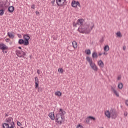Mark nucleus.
Here are the masks:
<instances>
[{
    "label": "nucleus",
    "instance_id": "5fc2aeb1",
    "mask_svg": "<svg viewBox=\"0 0 128 128\" xmlns=\"http://www.w3.org/2000/svg\"><path fill=\"white\" fill-rule=\"evenodd\" d=\"M103 54H108V53H106V52H104L103 53Z\"/></svg>",
    "mask_w": 128,
    "mask_h": 128
},
{
    "label": "nucleus",
    "instance_id": "6e6d98bb",
    "mask_svg": "<svg viewBox=\"0 0 128 128\" xmlns=\"http://www.w3.org/2000/svg\"><path fill=\"white\" fill-rule=\"evenodd\" d=\"M18 48H19V50H22V48L20 46H18Z\"/></svg>",
    "mask_w": 128,
    "mask_h": 128
},
{
    "label": "nucleus",
    "instance_id": "412c9836",
    "mask_svg": "<svg viewBox=\"0 0 128 128\" xmlns=\"http://www.w3.org/2000/svg\"><path fill=\"white\" fill-rule=\"evenodd\" d=\"M48 116L52 120H54L55 118L54 114H53V117H52V113L50 112L48 114Z\"/></svg>",
    "mask_w": 128,
    "mask_h": 128
},
{
    "label": "nucleus",
    "instance_id": "20e7f679",
    "mask_svg": "<svg viewBox=\"0 0 128 128\" xmlns=\"http://www.w3.org/2000/svg\"><path fill=\"white\" fill-rule=\"evenodd\" d=\"M16 54L18 56V58H26V52H24L22 50H16Z\"/></svg>",
    "mask_w": 128,
    "mask_h": 128
},
{
    "label": "nucleus",
    "instance_id": "4be33fe9",
    "mask_svg": "<svg viewBox=\"0 0 128 128\" xmlns=\"http://www.w3.org/2000/svg\"><path fill=\"white\" fill-rule=\"evenodd\" d=\"M7 34L8 36H9L10 38H14V36L12 34V32H8Z\"/></svg>",
    "mask_w": 128,
    "mask_h": 128
},
{
    "label": "nucleus",
    "instance_id": "9d476101",
    "mask_svg": "<svg viewBox=\"0 0 128 128\" xmlns=\"http://www.w3.org/2000/svg\"><path fill=\"white\" fill-rule=\"evenodd\" d=\"M8 47L4 44H0V50H2V52H4L6 50H8Z\"/></svg>",
    "mask_w": 128,
    "mask_h": 128
},
{
    "label": "nucleus",
    "instance_id": "7c9ffc66",
    "mask_svg": "<svg viewBox=\"0 0 128 128\" xmlns=\"http://www.w3.org/2000/svg\"><path fill=\"white\" fill-rule=\"evenodd\" d=\"M116 35L118 38H122V33H120V32H117Z\"/></svg>",
    "mask_w": 128,
    "mask_h": 128
},
{
    "label": "nucleus",
    "instance_id": "cd10ccee",
    "mask_svg": "<svg viewBox=\"0 0 128 128\" xmlns=\"http://www.w3.org/2000/svg\"><path fill=\"white\" fill-rule=\"evenodd\" d=\"M62 92L60 91H57L55 92V95L57 96H62Z\"/></svg>",
    "mask_w": 128,
    "mask_h": 128
},
{
    "label": "nucleus",
    "instance_id": "4468645a",
    "mask_svg": "<svg viewBox=\"0 0 128 128\" xmlns=\"http://www.w3.org/2000/svg\"><path fill=\"white\" fill-rule=\"evenodd\" d=\"M10 4V0H6L5 4H4V6L6 8H8V6Z\"/></svg>",
    "mask_w": 128,
    "mask_h": 128
},
{
    "label": "nucleus",
    "instance_id": "f8f14e48",
    "mask_svg": "<svg viewBox=\"0 0 128 128\" xmlns=\"http://www.w3.org/2000/svg\"><path fill=\"white\" fill-rule=\"evenodd\" d=\"M34 83L36 88H38V84L40 83V81H38V78L37 76L34 78Z\"/></svg>",
    "mask_w": 128,
    "mask_h": 128
},
{
    "label": "nucleus",
    "instance_id": "473e14b6",
    "mask_svg": "<svg viewBox=\"0 0 128 128\" xmlns=\"http://www.w3.org/2000/svg\"><path fill=\"white\" fill-rule=\"evenodd\" d=\"M58 72L61 74H64V69H62V68H59L58 69Z\"/></svg>",
    "mask_w": 128,
    "mask_h": 128
},
{
    "label": "nucleus",
    "instance_id": "c85d7f7f",
    "mask_svg": "<svg viewBox=\"0 0 128 128\" xmlns=\"http://www.w3.org/2000/svg\"><path fill=\"white\" fill-rule=\"evenodd\" d=\"M90 119L89 118V116H88L84 120V122L88 124H90Z\"/></svg>",
    "mask_w": 128,
    "mask_h": 128
},
{
    "label": "nucleus",
    "instance_id": "f03ea898",
    "mask_svg": "<svg viewBox=\"0 0 128 128\" xmlns=\"http://www.w3.org/2000/svg\"><path fill=\"white\" fill-rule=\"evenodd\" d=\"M94 26L93 25L91 29L90 28V24L88 23H84L81 26H80L78 28V32H80L81 34H88L90 32V31L92 30V28H94Z\"/></svg>",
    "mask_w": 128,
    "mask_h": 128
},
{
    "label": "nucleus",
    "instance_id": "5701e85b",
    "mask_svg": "<svg viewBox=\"0 0 128 128\" xmlns=\"http://www.w3.org/2000/svg\"><path fill=\"white\" fill-rule=\"evenodd\" d=\"M72 46L74 48H78V43L76 41H73L72 42Z\"/></svg>",
    "mask_w": 128,
    "mask_h": 128
},
{
    "label": "nucleus",
    "instance_id": "b1692460",
    "mask_svg": "<svg viewBox=\"0 0 128 128\" xmlns=\"http://www.w3.org/2000/svg\"><path fill=\"white\" fill-rule=\"evenodd\" d=\"M4 8V1H0V9Z\"/></svg>",
    "mask_w": 128,
    "mask_h": 128
},
{
    "label": "nucleus",
    "instance_id": "72a5a7b5",
    "mask_svg": "<svg viewBox=\"0 0 128 128\" xmlns=\"http://www.w3.org/2000/svg\"><path fill=\"white\" fill-rule=\"evenodd\" d=\"M14 122L12 121V122H10V128H14Z\"/></svg>",
    "mask_w": 128,
    "mask_h": 128
},
{
    "label": "nucleus",
    "instance_id": "3c124183",
    "mask_svg": "<svg viewBox=\"0 0 128 128\" xmlns=\"http://www.w3.org/2000/svg\"><path fill=\"white\" fill-rule=\"evenodd\" d=\"M102 53H99L98 54V56H102Z\"/></svg>",
    "mask_w": 128,
    "mask_h": 128
},
{
    "label": "nucleus",
    "instance_id": "393cba45",
    "mask_svg": "<svg viewBox=\"0 0 128 128\" xmlns=\"http://www.w3.org/2000/svg\"><path fill=\"white\" fill-rule=\"evenodd\" d=\"M104 52H108V50H110V46L108 45H106L104 48Z\"/></svg>",
    "mask_w": 128,
    "mask_h": 128
},
{
    "label": "nucleus",
    "instance_id": "9b49d317",
    "mask_svg": "<svg viewBox=\"0 0 128 128\" xmlns=\"http://www.w3.org/2000/svg\"><path fill=\"white\" fill-rule=\"evenodd\" d=\"M18 44H24V46H28L24 39H20L18 40Z\"/></svg>",
    "mask_w": 128,
    "mask_h": 128
},
{
    "label": "nucleus",
    "instance_id": "a18cd8bd",
    "mask_svg": "<svg viewBox=\"0 0 128 128\" xmlns=\"http://www.w3.org/2000/svg\"><path fill=\"white\" fill-rule=\"evenodd\" d=\"M126 47L125 46H123V50H126Z\"/></svg>",
    "mask_w": 128,
    "mask_h": 128
},
{
    "label": "nucleus",
    "instance_id": "4c0bfd02",
    "mask_svg": "<svg viewBox=\"0 0 128 128\" xmlns=\"http://www.w3.org/2000/svg\"><path fill=\"white\" fill-rule=\"evenodd\" d=\"M17 125L18 126H22V124H20V122L18 121L17 122Z\"/></svg>",
    "mask_w": 128,
    "mask_h": 128
},
{
    "label": "nucleus",
    "instance_id": "c756f323",
    "mask_svg": "<svg viewBox=\"0 0 128 128\" xmlns=\"http://www.w3.org/2000/svg\"><path fill=\"white\" fill-rule=\"evenodd\" d=\"M4 14V8L0 9V16H2Z\"/></svg>",
    "mask_w": 128,
    "mask_h": 128
},
{
    "label": "nucleus",
    "instance_id": "7ed1b4c3",
    "mask_svg": "<svg viewBox=\"0 0 128 128\" xmlns=\"http://www.w3.org/2000/svg\"><path fill=\"white\" fill-rule=\"evenodd\" d=\"M84 20L82 18H80L78 19L76 22H73V26L74 28H77L78 26H82L84 24Z\"/></svg>",
    "mask_w": 128,
    "mask_h": 128
},
{
    "label": "nucleus",
    "instance_id": "aec40b11",
    "mask_svg": "<svg viewBox=\"0 0 128 128\" xmlns=\"http://www.w3.org/2000/svg\"><path fill=\"white\" fill-rule=\"evenodd\" d=\"M2 128H10V124L8 123H3L2 124Z\"/></svg>",
    "mask_w": 128,
    "mask_h": 128
},
{
    "label": "nucleus",
    "instance_id": "de8ad7c7",
    "mask_svg": "<svg viewBox=\"0 0 128 128\" xmlns=\"http://www.w3.org/2000/svg\"><path fill=\"white\" fill-rule=\"evenodd\" d=\"M120 78H122L120 76H118V80H120Z\"/></svg>",
    "mask_w": 128,
    "mask_h": 128
},
{
    "label": "nucleus",
    "instance_id": "2f4dec72",
    "mask_svg": "<svg viewBox=\"0 0 128 128\" xmlns=\"http://www.w3.org/2000/svg\"><path fill=\"white\" fill-rule=\"evenodd\" d=\"M124 86V84H122V83H120L118 84V88H119V90H122V88Z\"/></svg>",
    "mask_w": 128,
    "mask_h": 128
},
{
    "label": "nucleus",
    "instance_id": "1a4fd4ad",
    "mask_svg": "<svg viewBox=\"0 0 128 128\" xmlns=\"http://www.w3.org/2000/svg\"><path fill=\"white\" fill-rule=\"evenodd\" d=\"M86 60L87 62H89L91 68L92 66H94L96 64H94V62H92V59L90 58V56H87L86 58Z\"/></svg>",
    "mask_w": 128,
    "mask_h": 128
},
{
    "label": "nucleus",
    "instance_id": "423d86ee",
    "mask_svg": "<svg viewBox=\"0 0 128 128\" xmlns=\"http://www.w3.org/2000/svg\"><path fill=\"white\" fill-rule=\"evenodd\" d=\"M111 116L112 118L114 120L118 118V114L116 113V111L114 109H112L110 110Z\"/></svg>",
    "mask_w": 128,
    "mask_h": 128
},
{
    "label": "nucleus",
    "instance_id": "2eb2a0df",
    "mask_svg": "<svg viewBox=\"0 0 128 128\" xmlns=\"http://www.w3.org/2000/svg\"><path fill=\"white\" fill-rule=\"evenodd\" d=\"M14 10V6H10L8 8V12H10V14H12Z\"/></svg>",
    "mask_w": 128,
    "mask_h": 128
},
{
    "label": "nucleus",
    "instance_id": "09e8293b",
    "mask_svg": "<svg viewBox=\"0 0 128 128\" xmlns=\"http://www.w3.org/2000/svg\"><path fill=\"white\" fill-rule=\"evenodd\" d=\"M126 104L128 106V100H126Z\"/></svg>",
    "mask_w": 128,
    "mask_h": 128
},
{
    "label": "nucleus",
    "instance_id": "c9c22d12",
    "mask_svg": "<svg viewBox=\"0 0 128 128\" xmlns=\"http://www.w3.org/2000/svg\"><path fill=\"white\" fill-rule=\"evenodd\" d=\"M89 116V118H90V120H96V118L92 116Z\"/></svg>",
    "mask_w": 128,
    "mask_h": 128
},
{
    "label": "nucleus",
    "instance_id": "6ab92c4d",
    "mask_svg": "<svg viewBox=\"0 0 128 128\" xmlns=\"http://www.w3.org/2000/svg\"><path fill=\"white\" fill-rule=\"evenodd\" d=\"M98 66H100L101 68H103L104 66V64L102 60H100L98 62Z\"/></svg>",
    "mask_w": 128,
    "mask_h": 128
},
{
    "label": "nucleus",
    "instance_id": "37998d69",
    "mask_svg": "<svg viewBox=\"0 0 128 128\" xmlns=\"http://www.w3.org/2000/svg\"><path fill=\"white\" fill-rule=\"evenodd\" d=\"M34 4H32V6H31V8H33L34 10Z\"/></svg>",
    "mask_w": 128,
    "mask_h": 128
},
{
    "label": "nucleus",
    "instance_id": "f3484780",
    "mask_svg": "<svg viewBox=\"0 0 128 128\" xmlns=\"http://www.w3.org/2000/svg\"><path fill=\"white\" fill-rule=\"evenodd\" d=\"M14 118H12V117H9L8 118H6V122H7V124H10V122H12V120H13Z\"/></svg>",
    "mask_w": 128,
    "mask_h": 128
},
{
    "label": "nucleus",
    "instance_id": "603ef678",
    "mask_svg": "<svg viewBox=\"0 0 128 128\" xmlns=\"http://www.w3.org/2000/svg\"><path fill=\"white\" fill-rule=\"evenodd\" d=\"M7 52H8V51L4 50V54H6Z\"/></svg>",
    "mask_w": 128,
    "mask_h": 128
},
{
    "label": "nucleus",
    "instance_id": "ddd939ff",
    "mask_svg": "<svg viewBox=\"0 0 128 128\" xmlns=\"http://www.w3.org/2000/svg\"><path fill=\"white\" fill-rule=\"evenodd\" d=\"M111 90H112V92H114V94H116V96H117L118 98V96H120V94H118V92L116 90H115L114 88L112 87V86H111Z\"/></svg>",
    "mask_w": 128,
    "mask_h": 128
},
{
    "label": "nucleus",
    "instance_id": "ea45409f",
    "mask_svg": "<svg viewBox=\"0 0 128 128\" xmlns=\"http://www.w3.org/2000/svg\"><path fill=\"white\" fill-rule=\"evenodd\" d=\"M10 38H7L6 39V42H10Z\"/></svg>",
    "mask_w": 128,
    "mask_h": 128
},
{
    "label": "nucleus",
    "instance_id": "f257e3e1",
    "mask_svg": "<svg viewBox=\"0 0 128 128\" xmlns=\"http://www.w3.org/2000/svg\"><path fill=\"white\" fill-rule=\"evenodd\" d=\"M58 113L56 114L55 120L56 122H57V124H62L64 122V114H66V111L64 110L62 108H60L58 110Z\"/></svg>",
    "mask_w": 128,
    "mask_h": 128
},
{
    "label": "nucleus",
    "instance_id": "58836bf2",
    "mask_svg": "<svg viewBox=\"0 0 128 128\" xmlns=\"http://www.w3.org/2000/svg\"><path fill=\"white\" fill-rule=\"evenodd\" d=\"M128 112H124V116H128Z\"/></svg>",
    "mask_w": 128,
    "mask_h": 128
},
{
    "label": "nucleus",
    "instance_id": "bf43d9fd",
    "mask_svg": "<svg viewBox=\"0 0 128 128\" xmlns=\"http://www.w3.org/2000/svg\"><path fill=\"white\" fill-rule=\"evenodd\" d=\"M74 6H76V4H74Z\"/></svg>",
    "mask_w": 128,
    "mask_h": 128
},
{
    "label": "nucleus",
    "instance_id": "49530a36",
    "mask_svg": "<svg viewBox=\"0 0 128 128\" xmlns=\"http://www.w3.org/2000/svg\"><path fill=\"white\" fill-rule=\"evenodd\" d=\"M36 16H38V14H40V12H38V11H36Z\"/></svg>",
    "mask_w": 128,
    "mask_h": 128
},
{
    "label": "nucleus",
    "instance_id": "4d7b16f0",
    "mask_svg": "<svg viewBox=\"0 0 128 128\" xmlns=\"http://www.w3.org/2000/svg\"><path fill=\"white\" fill-rule=\"evenodd\" d=\"M64 0V2H66V0Z\"/></svg>",
    "mask_w": 128,
    "mask_h": 128
},
{
    "label": "nucleus",
    "instance_id": "a19ab883",
    "mask_svg": "<svg viewBox=\"0 0 128 128\" xmlns=\"http://www.w3.org/2000/svg\"><path fill=\"white\" fill-rule=\"evenodd\" d=\"M56 2V0H52L51 2L52 4H54V2Z\"/></svg>",
    "mask_w": 128,
    "mask_h": 128
},
{
    "label": "nucleus",
    "instance_id": "39448f33",
    "mask_svg": "<svg viewBox=\"0 0 128 128\" xmlns=\"http://www.w3.org/2000/svg\"><path fill=\"white\" fill-rule=\"evenodd\" d=\"M64 2V0H56V3L58 6H66Z\"/></svg>",
    "mask_w": 128,
    "mask_h": 128
},
{
    "label": "nucleus",
    "instance_id": "6e6552de",
    "mask_svg": "<svg viewBox=\"0 0 128 128\" xmlns=\"http://www.w3.org/2000/svg\"><path fill=\"white\" fill-rule=\"evenodd\" d=\"M23 38L28 46V44H30V35L28 34H24L23 36Z\"/></svg>",
    "mask_w": 128,
    "mask_h": 128
},
{
    "label": "nucleus",
    "instance_id": "8fccbe9b",
    "mask_svg": "<svg viewBox=\"0 0 128 128\" xmlns=\"http://www.w3.org/2000/svg\"><path fill=\"white\" fill-rule=\"evenodd\" d=\"M79 128H84V126L80 124V126H79Z\"/></svg>",
    "mask_w": 128,
    "mask_h": 128
},
{
    "label": "nucleus",
    "instance_id": "e433bc0d",
    "mask_svg": "<svg viewBox=\"0 0 128 128\" xmlns=\"http://www.w3.org/2000/svg\"><path fill=\"white\" fill-rule=\"evenodd\" d=\"M104 38L102 37V38L100 40V42H101V44H102V42H104Z\"/></svg>",
    "mask_w": 128,
    "mask_h": 128
},
{
    "label": "nucleus",
    "instance_id": "a878e982",
    "mask_svg": "<svg viewBox=\"0 0 128 128\" xmlns=\"http://www.w3.org/2000/svg\"><path fill=\"white\" fill-rule=\"evenodd\" d=\"M91 68H92V70H94V72H98V66L96 64L94 66H92Z\"/></svg>",
    "mask_w": 128,
    "mask_h": 128
},
{
    "label": "nucleus",
    "instance_id": "f704fd0d",
    "mask_svg": "<svg viewBox=\"0 0 128 128\" xmlns=\"http://www.w3.org/2000/svg\"><path fill=\"white\" fill-rule=\"evenodd\" d=\"M38 90V92H42V88H40V87H38L37 88Z\"/></svg>",
    "mask_w": 128,
    "mask_h": 128
},
{
    "label": "nucleus",
    "instance_id": "bb28decb",
    "mask_svg": "<svg viewBox=\"0 0 128 128\" xmlns=\"http://www.w3.org/2000/svg\"><path fill=\"white\" fill-rule=\"evenodd\" d=\"M85 54H88V56H90V54H92V52H90V50L88 49V50H85Z\"/></svg>",
    "mask_w": 128,
    "mask_h": 128
},
{
    "label": "nucleus",
    "instance_id": "a211bd4d",
    "mask_svg": "<svg viewBox=\"0 0 128 128\" xmlns=\"http://www.w3.org/2000/svg\"><path fill=\"white\" fill-rule=\"evenodd\" d=\"M98 53L96 52H94L92 54V58H98Z\"/></svg>",
    "mask_w": 128,
    "mask_h": 128
},
{
    "label": "nucleus",
    "instance_id": "c03bdc74",
    "mask_svg": "<svg viewBox=\"0 0 128 128\" xmlns=\"http://www.w3.org/2000/svg\"><path fill=\"white\" fill-rule=\"evenodd\" d=\"M18 36L20 38H22V35L20 34H18Z\"/></svg>",
    "mask_w": 128,
    "mask_h": 128
},
{
    "label": "nucleus",
    "instance_id": "79ce46f5",
    "mask_svg": "<svg viewBox=\"0 0 128 128\" xmlns=\"http://www.w3.org/2000/svg\"><path fill=\"white\" fill-rule=\"evenodd\" d=\"M37 73L38 74H40V70H37Z\"/></svg>",
    "mask_w": 128,
    "mask_h": 128
},
{
    "label": "nucleus",
    "instance_id": "864d4df0",
    "mask_svg": "<svg viewBox=\"0 0 128 128\" xmlns=\"http://www.w3.org/2000/svg\"><path fill=\"white\" fill-rule=\"evenodd\" d=\"M5 116H6V117L8 116V114H6H6H5Z\"/></svg>",
    "mask_w": 128,
    "mask_h": 128
},
{
    "label": "nucleus",
    "instance_id": "dca6fc26",
    "mask_svg": "<svg viewBox=\"0 0 128 128\" xmlns=\"http://www.w3.org/2000/svg\"><path fill=\"white\" fill-rule=\"evenodd\" d=\"M104 114L107 118H110V115L112 114V113H110L109 110L105 112Z\"/></svg>",
    "mask_w": 128,
    "mask_h": 128
},
{
    "label": "nucleus",
    "instance_id": "13d9d810",
    "mask_svg": "<svg viewBox=\"0 0 128 128\" xmlns=\"http://www.w3.org/2000/svg\"><path fill=\"white\" fill-rule=\"evenodd\" d=\"M10 44H12V43H10Z\"/></svg>",
    "mask_w": 128,
    "mask_h": 128
},
{
    "label": "nucleus",
    "instance_id": "0eeeda50",
    "mask_svg": "<svg viewBox=\"0 0 128 128\" xmlns=\"http://www.w3.org/2000/svg\"><path fill=\"white\" fill-rule=\"evenodd\" d=\"M72 6V8H77L78 6L80 7V2L78 1H76L74 0H73L71 3Z\"/></svg>",
    "mask_w": 128,
    "mask_h": 128
}]
</instances>
